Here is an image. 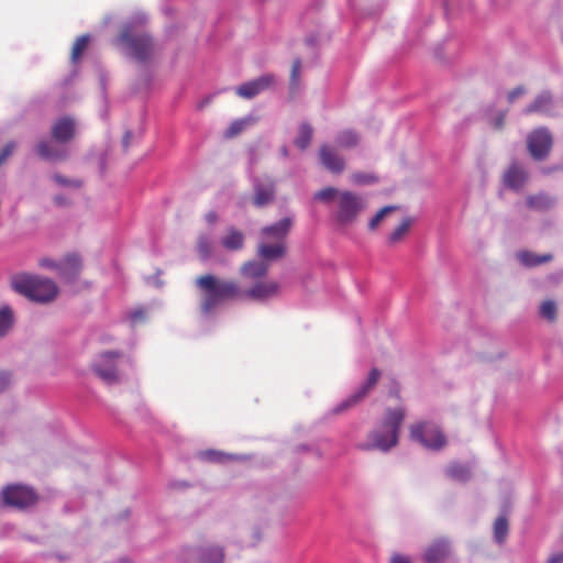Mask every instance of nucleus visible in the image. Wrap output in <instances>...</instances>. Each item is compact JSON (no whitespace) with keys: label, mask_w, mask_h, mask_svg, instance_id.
I'll return each instance as SVG.
<instances>
[{"label":"nucleus","mask_w":563,"mask_h":563,"mask_svg":"<svg viewBox=\"0 0 563 563\" xmlns=\"http://www.w3.org/2000/svg\"><path fill=\"white\" fill-rule=\"evenodd\" d=\"M555 200L545 192L529 195L526 199V206L538 212H545L554 207Z\"/></svg>","instance_id":"5701e85b"},{"label":"nucleus","mask_w":563,"mask_h":563,"mask_svg":"<svg viewBox=\"0 0 563 563\" xmlns=\"http://www.w3.org/2000/svg\"><path fill=\"white\" fill-rule=\"evenodd\" d=\"M1 496L4 505L18 509L31 507L37 501V495L31 487L18 484L4 487Z\"/></svg>","instance_id":"6e6552de"},{"label":"nucleus","mask_w":563,"mask_h":563,"mask_svg":"<svg viewBox=\"0 0 563 563\" xmlns=\"http://www.w3.org/2000/svg\"><path fill=\"white\" fill-rule=\"evenodd\" d=\"M548 563H563V552L562 553H556V554L552 555L548 560Z\"/></svg>","instance_id":"8fccbe9b"},{"label":"nucleus","mask_w":563,"mask_h":563,"mask_svg":"<svg viewBox=\"0 0 563 563\" xmlns=\"http://www.w3.org/2000/svg\"><path fill=\"white\" fill-rule=\"evenodd\" d=\"M379 377H380L379 369L373 368L369 372L366 382L353 395H351L347 399L343 400L334 409V412L335 413L343 412L344 410H347V409L352 408L353 406H355L356 404H358L360 401H362L367 396V394L375 387Z\"/></svg>","instance_id":"9d476101"},{"label":"nucleus","mask_w":563,"mask_h":563,"mask_svg":"<svg viewBox=\"0 0 563 563\" xmlns=\"http://www.w3.org/2000/svg\"><path fill=\"white\" fill-rule=\"evenodd\" d=\"M120 357L118 352H106L99 356L93 365L95 373L107 384H114L119 380L115 360Z\"/></svg>","instance_id":"1a4fd4ad"},{"label":"nucleus","mask_w":563,"mask_h":563,"mask_svg":"<svg viewBox=\"0 0 563 563\" xmlns=\"http://www.w3.org/2000/svg\"><path fill=\"white\" fill-rule=\"evenodd\" d=\"M196 250L201 260H208L212 254V242L210 238L205 234L199 235Z\"/></svg>","instance_id":"c85d7f7f"},{"label":"nucleus","mask_w":563,"mask_h":563,"mask_svg":"<svg viewBox=\"0 0 563 563\" xmlns=\"http://www.w3.org/2000/svg\"><path fill=\"white\" fill-rule=\"evenodd\" d=\"M221 244L228 251H239L244 245V234L242 231L231 227L221 239Z\"/></svg>","instance_id":"b1692460"},{"label":"nucleus","mask_w":563,"mask_h":563,"mask_svg":"<svg viewBox=\"0 0 563 563\" xmlns=\"http://www.w3.org/2000/svg\"><path fill=\"white\" fill-rule=\"evenodd\" d=\"M54 201H55V203H56V205H58V206H64V205H66V200H65V198H64V197H62V196H55Z\"/></svg>","instance_id":"3c124183"},{"label":"nucleus","mask_w":563,"mask_h":563,"mask_svg":"<svg viewBox=\"0 0 563 563\" xmlns=\"http://www.w3.org/2000/svg\"><path fill=\"white\" fill-rule=\"evenodd\" d=\"M15 148V143H8L2 151L0 152V166L5 162V159L13 153Z\"/></svg>","instance_id":"79ce46f5"},{"label":"nucleus","mask_w":563,"mask_h":563,"mask_svg":"<svg viewBox=\"0 0 563 563\" xmlns=\"http://www.w3.org/2000/svg\"><path fill=\"white\" fill-rule=\"evenodd\" d=\"M529 174L523 166L518 163H514L509 166V168L505 172L503 176V181L506 187L519 191L523 188L526 183L528 181Z\"/></svg>","instance_id":"2eb2a0df"},{"label":"nucleus","mask_w":563,"mask_h":563,"mask_svg":"<svg viewBox=\"0 0 563 563\" xmlns=\"http://www.w3.org/2000/svg\"><path fill=\"white\" fill-rule=\"evenodd\" d=\"M251 123H252L251 119H241V120H236V121L232 122L224 133L225 137L231 139V137L236 136Z\"/></svg>","instance_id":"f704fd0d"},{"label":"nucleus","mask_w":563,"mask_h":563,"mask_svg":"<svg viewBox=\"0 0 563 563\" xmlns=\"http://www.w3.org/2000/svg\"><path fill=\"white\" fill-rule=\"evenodd\" d=\"M10 384V375L8 373H0V393L3 391Z\"/></svg>","instance_id":"37998d69"},{"label":"nucleus","mask_w":563,"mask_h":563,"mask_svg":"<svg viewBox=\"0 0 563 563\" xmlns=\"http://www.w3.org/2000/svg\"><path fill=\"white\" fill-rule=\"evenodd\" d=\"M275 199V185L272 180L255 181L253 205L256 208H263L272 203Z\"/></svg>","instance_id":"dca6fc26"},{"label":"nucleus","mask_w":563,"mask_h":563,"mask_svg":"<svg viewBox=\"0 0 563 563\" xmlns=\"http://www.w3.org/2000/svg\"><path fill=\"white\" fill-rule=\"evenodd\" d=\"M554 99L549 90L541 91L536 98L523 109V113L529 115L540 113L553 115Z\"/></svg>","instance_id":"ddd939ff"},{"label":"nucleus","mask_w":563,"mask_h":563,"mask_svg":"<svg viewBox=\"0 0 563 563\" xmlns=\"http://www.w3.org/2000/svg\"><path fill=\"white\" fill-rule=\"evenodd\" d=\"M224 558L221 548H208L201 551L200 563H222Z\"/></svg>","instance_id":"cd10ccee"},{"label":"nucleus","mask_w":563,"mask_h":563,"mask_svg":"<svg viewBox=\"0 0 563 563\" xmlns=\"http://www.w3.org/2000/svg\"><path fill=\"white\" fill-rule=\"evenodd\" d=\"M405 416L404 408L387 409L380 428L368 434V442L362 444L361 449L366 451L376 449L387 452L396 446Z\"/></svg>","instance_id":"7ed1b4c3"},{"label":"nucleus","mask_w":563,"mask_h":563,"mask_svg":"<svg viewBox=\"0 0 563 563\" xmlns=\"http://www.w3.org/2000/svg\"><path fill=\"white\" fill-rule=\"evenodd\" d=\"M335 143L340 148H353L360 143V135L353 130H343L336 137Z\"/></svg>","instance_id":"a878e982"},{"label":"nucleus","mask_w":563,"mask_h":563,"mask_svg":"<svg viewBox=\"0 0 563 563\" xmlns=\"http://www.w3.org/2000/svg\"><path fill=\"white\" fill-rule=\"evenodd\" d=\"M505 120H506V112L499 113V115L496 118V120L494 122V126L498 130L501 129L505 124Z\"/></svg>","instance_id":"49530a36"},{"label":"nucleus","mask_w":563,"mask_h":563,"mask_svg":"<svg viewBox=\"0 0 563 563\" xmlns=\"http://www.w3.org/2000/svg\"><path fill=\"white\" fill-rule=\"evenodd\" d=\"M206 221L209 223V224H213L218 221V214L217 212L214 211H209L207 214H206Z\"/></svg>","instance_id":"de8ad7c7"},{"label":"nucleus","mask_w":563,"mask_h":563,"mask_svg":"<svg viewBox=\"0 0 563 563\" xmlns=\"http://www.w3.org/2000/svg\"><path fill=\"white\" fill-rule=\"evenodd\" d=\"M409 434L412 441L432 451H439L446 445V438L440 427L430 421L411 424Z\"/></svg>","instance_id":"39448f33"},{"label":"nucleus","mask_w":563,"mask_h":563,"mask_svg":"<svg viewBox=\"0 0 563 563\" xmlns=\"http://www.w3.org/2000/svg\"><path fill=\"white\" fill-rule=\"evenodd\" d=\"M540 316L549 321L556 319V305L553 300H545L540 306Z\"/></svg>","instance_id":"c9c22d12"},{"label":"nucleus","mask_w":563,"mask_h":563,"mask_svg":"<svg viewBox=\"0 0 563 563\" xmlns=\"http://www.w3.org/2000/svg\"><path fill=\"white\" fill-rule=\"evenodd\" d=\"M41 265L44 266V267L56 269L58 272L59 262L57 263L55 261L45 258V260L41 261Z\"/></svg>","instance_id":"a18cd8bd"},{"label":"nucleus","mask_w":563,"mask_h":563,"mask_svg":"<svg viewBox=\"0 0 563 563\" xmlns=\"http://www.w3.org/2000/svg\"><path fill=\"white\" fill-rule=\"evenodd\" d=\"M286 254V242H269L263 241L257 247V255L267 261H276L284 257Z\"/></svg>","instance_id":"aec40b11"},{"label":"nucleus","mask_w":563,"mask_h":563,"mask_svg":"<svg viewBox=\"0 0 563 563\" xmlns=\"http://www.w3.org/2000/svg\"><path fill=\"white\" fill-rule=\"evenodd\" d=\"M54 180L60 185V186H69V187H80L81 186V181L80 180H76V179H68L62 175H54Z\"/></svg>","instance_id":"ea45409f"},{"label":"nucleus","mask_w":563,"mask_h":563,"mask_svg":"<svg viewBox=\"0 0 563 563\" xmlns=\"http://www.w3.org/2000/svg\"><path fill=\"white\" fill-rule=\"evenodd\" d=\"M76 133L75 120L69 117L58 119L52 126V139L57 143L69 142Z\"/></svg>","instance_id":"4468645a"},{"label":"nucleus","mask_w":563,"mask_h":563,"mask_svg":"<svg viewBox=\"0 0 563 563\" xmlns=\"http://www.w3.org/2000/svg\"><path fill=\"white\" fill-rule=\"evenodd\" d=\"M196 285L205 291L200 308L203 313L211 310L224 300L249 298L255 301H265L278 294L279 284L273 279H260L252 286L242 290L236 282L219 279L207 274L196 279Z\"/></svg>","instance_id":"f257e3e1"},{"label":"nucleus","mask_w":563,"mask_h":563,"mask_svg":"<svg viewBox=\"0 0 563 563\" xmlns=\"http://www.w3.org/2000/svg\"><path fill=\"white\" fill-rule=\"evenodd\" d=\"M410 225L411 220L409 218L404 219L401 223L390 233L389 242H399L409 232Z\"/></svg>","instance_id":"473e14b6"},{"label":"nucleus","mask_w":563,"mask_h":563,"mask_svg":"<svg viewBox=\"0 0 563 563\" xmlns=\"http://www.w3.org/2000/svg\"><path fill=\"white\" fill-rule=\"evenodd\" d=\"M203 455L209 461H220L221 456H222V454L220 452H216V451H207L203 453Z\"/></svg>","instance_id":"c03bdc74"},{"label":"nucleus","mask_w":563,"mask_h":563,"mask_svg":"<svg viewBox=\"0 0 563 563\" xmlns=\"http://www.w3.org/2000/svg\"><path fill=\"white\" fill-rule=\"evenodd\" d=\"M36 152L38 156L46 161H63L67 157V151L65 148H60L47 141H42L36 146Z\"/></svg>","instance_id":"4be33fe9"},{"label":"nucleus","mask_w":563,"mask_h":563,"mask_svg":"<svg viewBox=\"0 0 563 563\" xmlns=\"http://www.w3.org/2000/svg\"><path fill=\"white\" fill-rule=\"evenodd\" d=\"M120 44L125 45L131 55L139 62L146 60L153 52L152 38L147 34L134 33L130 27H124L118 37Z\"/></svg>","instance_id":"423d86ee"},{"label":"nucleus","mask_w":563,"mask_h":563,"mask_svg":"<svg viewBox=\"0 0 563 563\" xmlns=\"http://www.w3.org/2000/svg\"><path fill=\"white\" fill-rule=\"evenodd\" d=\"M300 70H301V60L297 58L292 62L291 73H290V89L292 91H295L299 86Z\"/></svg>","instance_id":"4c0bfd02"},{"label":"nucleus","mask_w":563,"mask_h":563,"mask_svg":"<svg viewBox=\"0 0 563 563\" xmlns=\"http://www.w3.org/2000/svg\"><path fill=\"white\" fill-rule=\"evenodd\" d=\"M508 534V521L506 517L500 516L494 523V537L498 543H503Z\"/></svg>","instance_id":"2f4dec72"},{"label":"nucleus","mask_w":563,"mask_h":563,"mask_svg":"<svg viewBox=\"0 0 563 563\" xmlns=\"http://www.w3.org/2000/svg\"><path fill=\"white\" fill-rule=\"evenodd\" d=\"M450 554V545L445 539L434 540L423 553L426 563H442Z\"/></svg>","instance_id":"a211bd4d"},{"label":"nucleus","mask_w":563,"mask_h":563,"mask_svg":"<svg viewBox=\"0 0 563 563\" xmlns=\"http://www.w3.org/2000/svg\"><path fill=\"white\" fill-rule=\"evenodd\" d=\"M527 89L525 86H518L510 90L507 95V100L509 103H512L517 98L523 96L526 93Z\"/></svg>","instance_id":"a19ab883"},{"label":"nucleus","mask_w":563,"mask_h":563,"mask_svg":"<svg viewBox=\"0 0 563 563\" xmlns=\"http://www.w3.org/2000/svg\"><path fill=\"white\" fill-rule=\"evenodd\" d=\"M312 128L308 123H301L298 131V136L295 140V144L300 150H305L309 146L312 139Z\"/></svg>","instance_id":"bb28decb"},{"label":"nucleus","mask_w":563,"mask_h":563,"mask_svg":"<svg viewBox=\"0 0 563 563\" xmlns=\"http://www.w3.org/2000/svg\"><path fill=\"white\" fill-rule=\"evenodd\" d=\"M390 563H411L410 560L402 555H394Z\"/></svg>","instance_id":"09e8293b"},{"label":"nucleus","mask_w":563,"mask_h":563,"mask_svg":"<svg viewBox=\"0 0 563 563\" xmlns=\"http://www.w3.org/2000/svg\"><path fill=\"white\" fill-rule=\"evenodd\" d=\"M518 261L528 267H534L548 262H551L553 260L552 254H543V255H537L529 251H521L517 253Z\"/></svg>","instance_id":"393cba45"},{"label":"nucleus","mask_w":563,"mask_h":563,"mask_svg":"<svg viewBox=\"0 0 563 563\" xmlns=\"http://www.w3.org/2000/svg\"><path fill=\"white\" fill-rule=\"evenodd\" d=\"M81 266L80 258L75 254H70L59 262L58 274L65 282L73 283L79 275Z\"/></svg>","instance_id":"6ab92c4d"},{"label":"nucleus","mask_w":563,"mask_h":563,"mask_svg":"<svg viewBox=\"0 0 563 563\" xmlns=\"http://www.w3.org/2000/svg\"><path fill=\"white\" fill-rule=\"evenodd\" d=\"M141 318V312H135L132 314V319Z\"/></svg>","instance_id":"603ef678"},{"label":"nucleus","mask_w":563,"mask_h":563,"mask_svg":"<svg viewBox=\"0 0 563 563\" xmlns=\"http://www.w3.org/2000/svg\"><path fill=\"white\" fill-rule=\"evenodd\" d=\"M553 147V136L545 126L532 130L527 136V148L534 161H544Z\"/></svg>","instance_id":"0eeeda50"},{"label":"nucleus","mask_w":563,"mask_h":563,"mask_svg":"<svg viewBox=\"0 0 563 563\" xmlns=\"http://www.w3.org/2000/svg\"><path fill=\"white\" fill-rule=\"evenodd\" d=\"M351 179L354 184L357 185H369L377 181V177L373 174H366V173H353L351 175Z\"/></svg>","instance_id":"58836bf2"},{"label":"nucleus","mask_w":563,"mask_h":563,"mask_svg":"<svg viewBox=\"0 0 563 563\" xmlns=\"http://www.w3.org/2000/svg\"><path fill=\"white\" fill-rule=\"evenodd\" d=\"M394 210H396V207L394 206H386L384 208H382L368 222V229L369 230H375L379 223L382 222V220L390 212H393Z\"/></svg>","instance_id":"e433bc0d"},{"label":"nucleus","mask_w":563,"mask_h":563,"mask_svg":"<svg viewBox=\"0 0 563 563\" xmlns=\"http://www.w3.org/2000/svg\"><path fill=\"white\" fill-rule=\"evenodd\" d=\"M90 37L85 34L76 38L73 48H71V60L74 63L78 62L84 52L87 49Z\"/></svg>","instance_id":"7c9ffc66"},{"label":"nucleus","mask_w":563,"mask_h":563,"mask_svg":"<svg viewBox=\"0 0 563 563\" xmlns=\"http://www.w3.org/2000/svg\"><path fill=\"white\" fill-rule=\"evenodd\" d=\"M130 135H131L130 133H126V134H125V137H124V143H125V145H128V139L130 137Z\"/></svg>","instance_id":"864d4df0"},{"label":"nucleus","mask_w":563,"mask_h":563,"mask_svg":"<svg viewBox=\"0 0 563 563\" xmlns=\"http://www.w3.org/2000/svg\"><path fill=\"white\" fill-rule=\"evenodd\" d=\"M291 220L284 218L275 224L267 225L261 230L263 240L269 242H285L286 236L290 230Z\"/></svg>","instance_id":"f3484780"},{"label":"nucleus","mask_w":563,"mask_h":563,"mask_svg":"<svg viewBox=\"0 0 563 563\" xmlns=\"http://www.w3.org/2000/svg\"><path fill=\"white\" fill-rule=\"evenodd\" d=\"M12 287L18 294L41 303L54 300L58 294V287L52 279L34 275L15 277Z\"/></svg>","instance_id":"20e7f679"},{"label":"nucleus","mask_w":563,"mask_h":563,"mask_svg":"<svg viewBox=\"0 0 563 563\" xmlns=\"http://www.w3.org/2000/svg\"><path fill=\"white\" fill-rule=\"evenodd\" d=\"M313 199L324 205H332V218L340 227L355 223L360 214L367 208V200L364 196L331 186L317 191Z\"/></svg>","instance_id":"f03ea898"},{"label":"nucleus","mask_w":563,"mask_h":563,"mask_svg":"<svg viewBox=\"0 0 563 563\" xmlns=\"http://www.w3.org/2000/svg\"><path fill=\"white\" fill-rule=\"evenodd\" d=\"M13 323L12 311L9 307L0 309V336L4 335Z\"/></svg>","instance_id":"72a5a7b5"},{"label":"nucleus","mask_w":563,"mask_h":563,"mask_svg":"<svg viewBox=\"0 0 563 563\" xmlns=\"http://www.w3.org/2000/svg\"><path fill=\"white\" fill-rule=\"evenodd\" d=\"M268 267L266 262L250 261L240 267V275L246 280L256 282L266 276Z\"/></svg>","instance_id":"412c9836"},{"label":"nucleus","mask_w":563,"mask_h":563,"mask_svg":"<svg viewBox=\"0 0 563 563\" xmlns=\"http://www.w3.org/2000/svg\"><path fill=\"white\" fill-rule=\"evenodd\" d=\"M274 82V75L265 74L256 79L240 85L236 87L235 92L243 99H251L256 97L262 91L268 89Z\"/></svg>","instance_id":"9b49d317"},{"label":"nucleus","mask_w":563,"mask_h":563,"mask_svg":"<svg viewBox=\"0 0 563 563\" xmlns=\"http://www.w3.org/2000/svg\"><path fill=\"white\" fill-rule=\"evenodd\" d=\"M319 159L321 165L332 174L339 175L345 169V161L343 156L328 144H322L320 146Z\"/></svg>","instance_id":"f8f14e48"},{"label":"nucleus","mask_w":563,"mask_h":563,"mask_svg":"<svg viewBox=\"0 0 563 563\" xmlns=\"http://www.w3.org/2000/svg\"><path fill=\"white\" fill-rule=\"evenodd\" d=\"M446 474L454 481L465 482L470 477V470L464 465L454 463L448 467Z\"/></svg>","instance_id":"c756f323"}]
</instances>
